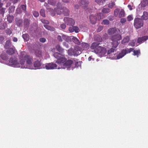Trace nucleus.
Returning a JSON list of instances; mask_svg holds the SVG:
<instances>
[{"mask_svg": "<svg viewBox=\"0 0 148 148\" xmlns=\"http://www.w3.org/2000/svg\"><path fill=\"white\" fill-rule=\"evenodd\" d=\"M30 24L29 21L27 18H25L24 20V28L26 29H27Z\"/></svg>", "mask_w": 148, "mask_h": 148, "instance_id": "nucleus-14", "label": "nucleus"}, {"mask_svg": "<svg viewBox=\"0 0 148 148\" xmlns=\"http://www.w3.org/2000/svg\"><path fill=\"white\" fill-rule=\"evenodd\" d=\"M56 49L57 51L62 53L64 51V49H62L59 45H57L56 46Z\"/></svg>", "mask_w": 148, "mask_h": 148, "instance_id": "nucleus-26", "label": "nucleus"}, {"mask_svg": "<svg viewBox=\"0 0 148 148\" xmlns=\"http://www.w3.org/2000/svg\"><path fill=\"white\" fill-rule=\"evenodd\" d=\"M126 21V19L125 18H122L120 20V22L121 23H124Z\"/></svg>", "mask_w": 148, "mask_h": 148, "instance_id": "nucleus-60", "label": "nucleus"}, {"mask_svg": "<svg viewBox=\"0 0 148 148\" xmlns=\"http://www.w3.org/2000/svg\"><path fill=\"white\" fill-rule=\"evenodd\" d=\"M44 26L46 29L49 31H55L54 28L51 26L47 25H45Z\"/></svg>", "mask_w": 148, "mask_h": 148, "instance_id": "nucleus-24", "label": "nucleus"}, {"mask_svg": "<svg viewBox=\"0 0 148 148\" xmlns=\"http://www.w3.org/2000/svg\"><path fill=\"white\" fill-rule=\"evenodd\" d=\"M69 30L70 32H74L73 26L71 27H69Z\"/></svg>", "mask_w": 148, "mask_h": 148, "instance_id": "nucleus-59", "label": "nucleus"}, {"mask_svg": "<svg viewBox=\"0 0 148 148\" xmlns=\"http://www.w3.org/2000/svg\"><path fill=\"white\" fill-rule=\"evenodd\" d=\"M19 58L20 63L18 62L17 59L15 57L10 58L9 61L10 65L15 67H20L21 69L32 68L33 58L26 54L25 51L21 52Z\"/></svg>", "mask_w": 148, "mask_h": 148, "instance_id": "nucleus-1", "label": "nucleus"}, {"mask_svg": "<svg viewBox=\"0 0 148 148\" xmlns=\"http://www.w3.org/2000/svg\"><path fill=\"white\" fill-rule=\"evenodd\" d=\"M116 30L115 27L110 28L108 30L109 35H112L116 32Z\"/></svg>", "mask_w": 148, "mask_h": 148, "instance_id": "nucleus-18", "label": "nucleus"}, {"mask_svg": "<svg viewBox=\"0 0 148 148\" xmlns=\"http://www.w3.org/2000/svg\"><path fill=\"white\" fill-rule=\"evenodd\" d=\"M5 33L8 35L10 36L12 34V31L11 29L7 28L5 30Z\"/></svg>", "mask_w": 148, "mask_h": 148, "instance_id": "nucleus-41", "label": "nucleus"}, {"mask_svg": "<svg viewBox=\"0 0 148 148\" xmlns=\"http://www.w3.org/2000/svg\"><path fill=\"white\" fill-rule=\"evenodd\" d=\"M132 51L133 52V55L137 56V57H138L140 53V50L139 49L137 50H134V49L133 48V50Z\"/></svg>", "mask_w": 148, "mask_h": 148, "instance_id": "nucleus-30", "label": "nucleus"}, {"mask_svg": "<svg viewBox=\"0 0 148 148\" xmlns=\"http://www.w3.org/2000/svg\"><path fill=\"white\" fill-rule=\"evenodd\" d=\"M15 7L11 6L9 8V13H12L14 11Z\"/></svg>", "mask_w": 148, "mask_h": 148, "instance_id": "nucleus-40", "label": "nucleus"}, {"mask_svg": "<svg viewBox=\"0 0 148 148\" xmlns=\"http://www.w3.org/2000/svg\"><path fill=\"white\" fill-rule=\"evenodd\" d=\"M73 61L71 60H69L63 64L64 68L69 69L71 66V65L73 64Z\"/></svg>", "mask_w": 148, "mask_h": 148, "instance_id": "nucleus-13", "label": "nucleus"}, {"mask_svg": "<svg viewBox=\"0 0 148 148\" xmlns=\"http://www.w3.org/2000/svg\"><path fill=\"white\" fill-rule=\"evenodd\" d=\"M133 50V48H132L123 49L121 51V52L118 54H116V53H114V56H112V58L114 59H119L123 57L127 53H130Z\"/></svg>", "mask_w": 148, "mask_h": 148, "instance_id": "nucleus-3", "label": "nucleus"}, {"mask_svg": "<svg viewBox=\"0 0 148 148\" xmlns=\"http://www.w3.org/2000/svg\"><path fill=\"white\" fill-rule=\"evenodd\" d=\"M33 15L35 17H37L39 16V14L38 12L34 11L33 13Z\"/></svg>", "mask_w": 148, "mask_h": 148, "instance_id": "nucleus-52", "label": "nucleus"}, {"mask_svg": "<svg viewBox=\"0 0 148 148\" xmlns=\"http://www.w3.org/2000/svg\"><path fill=\"white\" fill-rule=\"evenodd\" d=\"M142 18L143 20H147L148 19V13L146 12H143V15L142 16Z\"/></svg>", "mask_w": 148, "mask_h": 148, "instance_id": "nucleus-28", "label": "nucleus"}, {"mask_svg": "<svg viewBox=\"0 0 148 148\" xmlns=\"http://www.w3.org/2000/svg\"><path fill=\"white\" fill-rule=\"evenodd\" d=\"M35 54L36 56L39 58L42 57V53L41 50H37L35 52Z\"/></svg>", "mask_w": 148, "mask_h": 148, "instance_id": "nucleus-20", "label": "nucleus"}, {"mask_svg": "<svg viewBox=\"0 0 148 148\" xmlns=\"http://www.w3.org/2000/svg\"><path fill=\"white\" fill-rule=\"evenodd\" d=\"M72 26L73 28L74 31L75 32L77 33L79 32L80 30L77 27V26H73V25Z\"/></svg>", "mask_w": 148, "mask_h": 148, "instance_id": "nucleus-47", "label": "nucleus"}, {"mask_svg": "<svg viewBox=\"0 0 148 148\" xmlns=\"http://www.w3.org/2000/svg\"><path fill=\"white\" fill-rule=\"evenodd\" d=\"M23 38L26 41H27L29 39V35L27 34H24L22 35Z\"/></svg>", "mask_w": 148, "mask_h": 148, "instance_id": "nucleus-36", "label": "nucleus"}, {"mask_svg": "<svg viewBox=\"0 0 148 148\" xmlns=\"http://www.w3.org/2000/svg\"><path fill=\"white\" fill-rule=\"evenodd\" d=\"M100 44L99 43L94 42L92 44L91 46H90V48L92 50H93L95 53L98 52L99 49L102 47L99 46Z\"/></svg>", "mask_w": 148, "mask_h": 148, "instance_id": "nucleus-8", "label": "nucleus"}, {"mask_svg": "<svg viewBox=\"0 0 148 148\" xmlns=\"http://www.w3.org/2000/svg\"><path fill=\"white\" fill-rule=\"evenodd\" d=\"M121 35L119 34L112 36L110 39L112 41L111 43L112 47L114 48L117 47L118 45V41L121 40Z\"/></svg>", "mask_w": 148, "mask_h": 148, "instance_id": "nucleus-4", "label": "nucleus"}, {"mask_svg": "<svg viewBox=\"0 0 148 148\" xmlns=\"http://www.w3.org/2000/svg\"><path fill=\"white\" fill-rule=\"evenodd\" d=\"M41 65V64L40 63V61L38 60L35 61L34 62V67L38 69L40 68Z\"/></svg>", "mask_w": 148, "mask_h": 148, "instance_id": "nucleus-23", "label": "nucleus"}, {"mask_svg": "<svg viewBox=\"0 0 148 148\" xmlns=\"http://www.w3.org/2000/svg\"><path fill=\"white\" fill-rule=\"evenodd\" d=\"M15 22H16V23L17 26H22L23 24V20L22 19L16 18L15 19Z\"/></svg>", "mask_w": 148, "mask_h": 148, "instance_id": "nucleus-17", "label": "nucleus"}, {"mask_svg": "<svg viewBox=\"0 0 148 148\" xmlns=\"http://www.w3.org/2000/svg\"><path fill=\"white\" fill-rule=\"evenodd\" d=\"M54 11L58 15L64 14V16H68L69 14L70 11L68 9L62 6L61 4L60 3H58L56 8H55Z\"/></svg>", "mask_w": 148, "mask_h": 148, "instance_id": "nucleus-2", "label": "nucleus"}, {"mask_svg": "<svg viewBox=\"0 0 148 148\" xmlns=\"http://www.w3.org/2000/svg\"><path fill=\"white\" fill-rule=\"evenodd\" d=\"M16 12L17 14H20L21 13V8H17L16 9Z\"/></svg>", "mask_w": 148, "mask_h": 148, "instance_id": "nucleus-56", "label": "nucleus"}, {"mask_svg": "<svg viewBox=\"0 0 148 148\" xmlns=\"http://www.w3.org/2000/svg\"><path fill=\"white\" fill-rule=\"evenodd\" d=\"M125 16V12L123 9H121L120 11L119 14V17L121 18L122 17H124Z\"/></svg>", "mask_w": 148, "mask_h": 148, "instance_id": "nucleus-27", "label": "nucleus"}, {"mask_svg": "<svg viewBox=\"0 0 148 148\" xmlns=\"http://www.w3.org/2000/svg\"><path fill=\"white\" fill-rule=\"evenodd\" d=\"M136 42V40H132V41H131V42H130L129 43V45L130 46H132V47H134L135 46V43Z\"/></svg>", "mask_w": 148, "mask_h": 148, "instance_id": "nucleus-46", "label": "nucleus"}, {"mask_svg": "<svg viewBox=\"0 0 148 148\" xmlns=\"http://www.w3.org/2000/svg\"><path fill=\"white\" fill-rule=\"evenodd\" d=\"M127 20L128 21H130L133 20V18L132 15H129L127 17Z\"/></svg>", "mask_w": 148, "mask_h": 148, "instance_id": "nucleus-53", "label": "nucleus"}, {"mask_svg": "<svg viewBox=\"0 0 148 148\" xmlns=\"http://www.w3.org/2000/svg\"><path fill=\"white\" fill-rule=\"evenodd\" d=\"M58 40V41L62 42L63 41V40L62 39V36L60 35H58L57 37Z\"/></svg>", "mask_w": 148, "mask_h": 148, "instance_id": "nucleus-57", "label": "nucleus"}, {"mask_svg": "<svg viewBox=\"0 0 148 148\" xmlns=\"http://www.w3.org/2000/svg\"><path fill=\"white\" fill-rule=\"evenodd\" d=\"M57 65L52 62L46 64L45 68L47 69H52L56 68Z\"/></svg>", "mask_w": 148, "mask_h": 148, "instance_id": "nucleus-11", "label": "nucleus"}, {"mask_svg": "<svg viewBox=\"0 0 148 148\" xmlns=\"http://www.w3.org/2000/svg\"><path fill=\"white\" fill-rule=\"evenodd\" d=\"M102 24L104 25H108L110 23V21L108 20L105 19L103 20Z\"/></svg>", "mask_w": 148, "mask_h": 148, "instance_id": "nucleus-44", "label": "nucleus"}, {"mask_svg": "<svg viewBox=\"0 0 148 148\" xmlns=\"http://www.w3.org/2000/svg\"><path fill=\"white\" fill-rule=\"evenodd\" d=\"M48 3L52 5H55L56 4V2L54 0H48Z\"/></svg>", "mask_w": 148, "mask_h": 148, "instance_id": "nucleus-38", "label": "nucleus"}, {"mask_svg": "<svg viewBox=\"0 0 148 148\" xmlns=\"http://www.w3.org/2000/svg\"><path fill=\"white\" fill-rule=\"evenodd\" d=\"M81 46L82 49H83V50H86L89 49V45L87 43H82L81 44Z\"/></svg>", "mask_w": 148, "mask_h": 148, "instance_id": "nucleus-19", "label": "nucleus"}, {"mask_svg": "<svg viewBox=\"0 0 148 148\" xmlns=\"http://www.w3.org/2000/svg\"><path fill=\"white\" fill-rule=\"evenodd\" d=\"M21 8L22 9L23 11L25 12L26 10V5L25 4L21 5L20 6Z\"/></svg>", "mask_w": 148, "mask_h": 148, "instance_id": "nucleus-50", "label": "nucleus"}, {"mask_svg": "<svg viewBox=\"0 0 148 148\" xmlns=\"http://www.w3.org/2000/svg\"><path fill=\"white\" fill-rule=\"evenodd\" d=\"M116 5L114 1H111L108 3V7L109 8L112 9Z\"/></svg>", "mask_w": 148, "mask_h": 148, "instance_id": "nucleus-32", "label": "nucleus"}, {"mask_svg": "<svg viewBox=\"0 0 148 148\" xmlns=\"http://www.w3.org/2000/svg\"><path fill=\"white\" fill-rule=\"evenodd\" d=\"M130 38L129 36H126L124 37L122 41H121V44L125 45V44L128 42L130 41Z\"/></svg>", "mask_w": 148, "mask_h": 148, "instance_id": "nucleus-21", "label": "nucleus"}, {"mask_svg": "<svg viewBox=\"0 0 148 148\" xmlns=\"http://www.w3.org/2000/svg\"><path fill=\"white\" fill-rule=\"evenodd\" d=\"M63 20L65 24L68 25L73 26L75 25V21L71 18L65 17L64 18Z\"/></svg>", "mask_w": 148, "mask_h": 148, "instance_id": "nucleus-7", "label": "nucleus"}, {"mask_svg": "<svg viewBox=\"0 0 148 148\" xmlns=\"http://www.w3.org/2000/svg\"><path fill=\"white\" fill-rule=\"evenodd\" d=\"M90 19L91 24H95L96 23V21L98 20L96 18V16L92 15H91L90 16Z\"/></svg>", "mask_w": 148, "mask_h": 148, "instance_id": "nucleus-16", "label": "nucleus"}, {"mask_svg": "<svg viewBox=\"0 0 148 148\" xmlns=\"http://www.w3.org/2000/svg\"><path fill=\"white\" fill-rule=\"evenodd\" d=\"M40 15L43 17H45V10L43 9H41L40 11Z\"/></svg>", "mask_w": 148, "mask_h": 148, "instance_id": "nucleus-43", "label": "nucleus"}, {"mask_svg": "<svg viewBox=\"0 0 148 148\" xmlns=\"http://www.w3.org/2000/svg\"><path fill=\"white\" fill-rule=\"evenodd\" d=\"M12 43L11 40H8L6 41L5 44L4 45V47L6 49H7L11 47Z\"/></svg>", "mask_w": 148, "mask_h": 148, "instance_id": "nucleus-22", "label": "nucleus"}, {"mask_svg": "<svg viewBox=\"0 0 148 148\" xmlns=\"http://www.w3.org/2000/svg\"><path fill=\"white\" fill-rule=\"evenodd\" d=\"M13 40L14 42H16L17 41V38L15 37H13Z\"/></svg>", "mask_w": 148, "mask_h": 148, "instance_id": "nucleus-64", "label": "nucleus"}, {"mask_svg": "<svg viewBox=\"0 0 148 148\" xmlns=\"http://www.w3.org/2000/svg\"><path fill=\"white\" fill-rule=\"evenodd\" d=\"M40 41L42 43L45 42L46 41L45 38H40Z\"/></svg>", "mask_w": 148, "mask_h": 148, "instance_id": "nucleus-54", "label": "nucleus"}, {"mask_svg": "<svg viewBox=\"0 0 148 148\" xmlns=\"http://www.w3.org/2000/svg\"><path fill=\"white\" fill-rule=\"evenodd\" d=\"M143 21L142 19L137 18L134 19V26L136 29L141 28L143 26Z\"/></svg>", "mask_w": 148, "mask_h": 148, "instance_id": "nucleus-6", "label": "nucleus"}, {"mask_svg": "<svg viewBox=\"0 0 148 148\" xmlns=\"http://www.w3.org/2000/svg\"><path fill=\"white\" fill-rule=\"evenodd\" d=\"M61 36L62 39H63V40H64L66 41H69V37L63 34Z\"/></svg>", "mask_w": 148, "mask_h": 148, "instance_id": "nucleus-42", "label": "nucleus"}, {"mask_svg": "<svg viewBox=\"0 0 148 148\" xmlns=\"http://www.w3.org/2000/svg\"><path fill=\"white\" fill-rule=\"evenodd\" d=\"M40 21L42 22V23L47 24H49V22L47 20H46L45 19H40Z\"/></svg>", "mask_w": 148, "mask_h": 148, "instance_id": "nucleus-45", "label": "nucleus"}, {"mask_svg": "<svg viewBox=\"0 0 148 148\" xmlns=\"http://www.w3.org/2000/svg\"><path fill=\"white\" fill-rule=\"evenodd\" d=\"M106 0H103L102 1V0H95V2L99 4L100 5H103V2H105Z\"/></svg>", "mask_w": 148, "mask_h": 148, "instance_id": "nucleus-49", "label": "nucleus"}, {"mask_svg": "<svg viewBox=\"0 0 148 148\" xmlns=\"http://www.w3.org/2000/svg\"><path fill=\"white\" fill-rule=\"evenodd\" d=\"M60 26H61V27L62 29H64L66 28V25L65 24H62L61 25H60Z\"/></svg>", "mask_w": 148, "mask_h": 148, "instance_id": "nucleus-61", "label": "nucleus"}, {"mask_svg": "<svg viewBox=\"0 0 148 148\" xmlns=\"http://www.w3.org/2000/svg\"><path fill=\"white\" fill-rule=\"evenodd\" d=\"M6 26V24L5 23H1V24L0 25V29H4L5 28Z\"/></svg>", "mask_w": 148, "mask_h": 148, "instance_id": "nucleus-48", "label": "nucleus"}, {"mask_svg": "<svg viewBox=\"0 0 148 148\" xmlns=\"http://www.w3.org/2000/svg\"><path fill=\"white\" fill-rule=\"evenodd\" d=\"M1 58H2L3 59V60H7L8 58H7V57L6 56H5L4 55H2L1 56Z\"/></svg>", "mask_w": 148, "mask_h": 148, "instance_id": "nucleus-62", "label": "nucleus"}, {"mask_svg": "<svg viewBox=\"0 0 148 148\" xmlns=\"http://www.w3.org/2000/svg\"><path fill=\"white\" fill-rule=\"evenodd\" d=\"M89 3L88 1L87 0H81L79 1V5L84 9L87 8Z\"/></svg>", "mask_w": 148, "mask_h": 148, "instance_id": "nucleus-10", "label": "nucleus"}, {"mask_svg": "<svg viewBox=\"0 0 148 148\" xmlns=\"http://www.w3.org/2000/svg\"><path fill=\"white\" fill-rule=\"evenodd\" d=\"M73 41L74 43L76 44L79 45L80 44L79 40L77 38L75 37H74L72 38Z\"/></svg>", "mask_w": 148, "mask_h": 148, "instance_id": "nucleus-35", "label": "nucleus"}, {"mask_svg": "<svg viewBox=\"0 0 148 148\" xmlns=\"http://www.w3.org/2000/svg\"><path fill=\"white\" fill-rule=\"evenodd\" d=\"M95 40L98 42H101L102 41V38L100 36H96L95 38Z\"/></svg>", "mask_w": 148, "mask_h": 148, "instance_id": "nucleus-51", "label": "nucleus"}, {"mask_svg": "<svg viewBox=\"0 0 148 148\" xmlns=\"http://www.w3.org/2000/svg\"><path fill=\"white\" fill-rule=\"evenodd\" d=\"M120 9L119 8H117L114 10V16L116 17L118 16L120 12Z\"/></svg>", "mask_w": 148, "mask_h": 148, "instance_id": "nucleus-39", "label": "nucleus"}, {"mask_svg": "<svg viewBox=\"0 0 148 148\" xmlns=\"http://www.w3.org/2000/svg\"><path fill=\"white\" fill-rule=\"evenodd\" d=\"M112 48L110 49L108 51V52H107V54L108 55H110V54H112V53H114V51H116V48L112 46Z\"/></svg>", "mask_w": 148, "mask_h": 148, "instance_id": "nucleus-33", "label": "nucleus"}, {"mask_svg": "<svg viewBox=\"0 0 148 148\" xmlns=\"http://www.w3.org/2000/svg\"><path fill=\"white\" fill-rule=\"evenodd\" d=\"M53 56H54V57L56 59L60 58L63 56L61 54V53H58V52H56L54 53V54H53Z\"/></svg>", "mask_w": 148, "mask_h": 148, "instance_id": "nucleus-31", "label": "nucleus"}, {"mask_svg": "<svg viewBox=\"0 0 148 148\" xmlns=\"http://www.w3.org/2000/svg\"><path fill=\"white\" fill-rule=\"evenodd\" d=\"M103 14L101 13H98L97 14V16H96V19L98 20H99L103 18Z\"/></svg>", "mask_w": 148, "mask_h": 148, "instance_id": "nucleus-29", "label": "nucleus"}, {"mask_svg": "<svg viewBox=\"0 0 148 148\" xmlns=\"http://www.w3.org/2000/svg\"><path fill=\"white\" fill-rule=\"evenodd\" d=\"M5 9L2 8V9H0V13L3 15L5 12Z\"/></svg>", "mask_w": 148, "mask_h": 148, "instance_id": "nucleus-58", "label": "nucleus"}, {"mask_svg": "<svg viewBox=\"0 0 148 148\" xmlns=\"http://www.w3.org/2000/svg\"><path fill=\"white\" fill-rule=\"evenodd\" d=\"M14 18L13 16L8 15L7 17V20L9 23H11Z\"/></svg>", "mask_w": 148, "mask_h": 148, "instance_id": "nucleus-37", "label": "nucleus"}, {"mask_svg": "<svg viewBox=\"0 0 148 148\" xmlns=\"http://www.w3.org/2000/svg\"><path fill=\"white\" fill-rule=\"evenodd\" d=\"M110 11V10L109 8H103L101 10V12L104 14H108Z\"/></svg>", "mask_w": 148, "mask_h": 148, "instance_id": "nucleus-34", "label": "nucleus"}, {"mask_svg": "<svg viewBox=\"0 0 148 148\" xmlns=\"http://www.w3.org/2000/svg\"><path fill=\"white\" fill-rule=\"evenodd\" d=\"M81 49L78 46H75L74 49L70 48L68 50L69 55L72 56H76L79 55L81 53Z\"/></svg>", "mask_w": 148, "mask_h": 148, "instance_id": "nucleus-5", "label": "nucleus"}, {"mask_svg": "<svg viewBox=\"0 0 148 148\" xmlns=\"http://www.w3.org/2000/svg\"><path fill=\"white\" fill-rule=\"evenodd\" d=\"M6 52L8 54L12 55L15 53V50L13 48H10L8 49Z\"/></svg>", "mask_w": 148, "mask_h": 148, "instance_id": "nucleus-25", "label": "nucleus"}, {"mask_svg": "<svg viewBox=\"0 0 148 148\" xmlns=\"http://www.w3.org/2000/svg\"><path fill=\"white\" fill-rule=\"evenodd\" d=\"M66 59L63 56L57 59V60L56 61V62L58 64H63L66 61Z\"/></svg>", "mask_w": 148, "mask_h": 148, "instance_id": "nucleus-15", "label": "nucleus"}, {"mask_svg": "<svg viewBox=\"0 0 148 148\" xmlns=\"http://www.w3.org/2000/svg\"><path fill=\"white\" fill-rule=\"evenodd\" d=\"M103 26H100L98 27L97 29V31L98 32H101L102 29H103Z\"/></svg>", "mask_w": 148, "mask_h": 148, "instance_id": "nucleus-55", "label": "nucleus"}, {"mask_svg": "<svg viewBox=\"0 0 148 148\" xmlns=\"http://www.w3.org/2000/svg\"><path fill=\"white\" fill-rule=\"evenodd\" d=\"M63 45L64 46H65L67 48L69 47V46L68 45V44L66 42H64L63 43Z\"/></svg>", "mask_w": 148, "mask_h": 148, "instance_id": "nucleus-63", "label": "nucleus"}, {"mask_svg": "<svg viewBox=\"0 0 148 148\" xmlns=\"http://www.w3.org/2000/svg\"><path fill=\"white\" fill-rule=\"evenodd\" d=\"M148 39V36H145L141 37H139L137 39V43L140 44L146 41Z\"/></svg>", "mask_w": 148, "mask_h": 148, "instance_id": "nucleus-12", "label": "nucleus"}, {"mask_svg": "<svg viewBox=\"0 0 148 148\" xmlns=\"http://www.w3.org/2000/svg\"><path fill=\"white\" fill-rule=\"evenodd\" d=\"M95 53L99 54L101 56H106L107 50L104 47H102L99 49L98 52H96Z\"/></svg>", "mask_w": 148, "mask_h": 148, "instance_id": "nucleus-9", "label": "nucleus"}]
</instances>
